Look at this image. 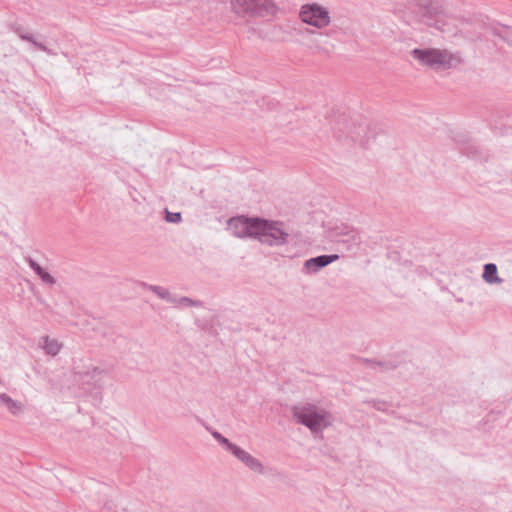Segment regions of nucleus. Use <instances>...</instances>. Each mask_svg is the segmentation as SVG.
Masks as SVG:
<instances>
[{
	"label": "nucleus",
	"instance_id": "9d476101",
	"mask_svg": "<svg viewBox=\"0 0 512 512\" xmlns=\"http://www.w3.org/2000/svg\"><path fill=\"white\" fill-rule=\"evenodd\" d=\"M32 267L35 269L36 273L41 277V279L47 283H54L53 277L46 272L43 268H41L39 265H36L35 263H32Z\"/></svg>",
	"mask_w": 512,
	"mask_h": 512
},
{
	"label": "nucleus",
	"instance_id": "f257e3e1",
	"mask_svg": "<svg viewBox=\"0 0 512 512\" xmlns=\"http://www.w3.org/2000/svg\"><path fill=\"white\" fill-rule=\"evenodd\" d=\"M229 229L237 237H257L262 242L272 244L283 236L282 229L274 223L259 219L238 217L228 223Z\"/></svg>",
	"mask_w": 512,
	"mask_h": 512
},
{
	"label": "nucleus",
	"instance_id": "1a4fd4ad",
	"mask_svg": "<svg viewBox=\"0 0 512 512\" xmlns=\"http://www.w3.org/2000/svg\"><path fill=\"white\" fill-rule=\"evenodd\" d=\"M483 278L488 283H499L501 280L497 276V267L494 264H486L484 266Z\"/></svg>",
	"mask_w": 512,
	"mask_h": 512
},
{
	"label": "nucleus",
	"instance_id": "0eeeda50",
	"mask_svg": "<svg viewBox=\"0 0 512 512\" xmlns=\"http://www.w3.org/2000/svg\"><path fill=\"white\" fill-rule=\"evenodd\" d=\"M337 259L338 255H323L308 260L305 265L308 269L317 270L318 268L324 267Z\"/></svg>",
	"mask_w": 512,
	"mask_h": 512
},
{
	"label": "nucleus",
	"instance_id": "39448f33",
	"mask_svg": "<svg viewBox=\"0 0 512 512\" xmlns=\"http://www.w3.org/2000/svg\"><path fill=\"white\" fill-rule=\"evenodd\" d=\"M295 416L299 422L306 425L313 432H317L329 424L328 416L326 414L316 413L311 408H304L295 411Z\"/></svg>",
	"mask_w": 512,
	"mask_h": 512
},
{
	"label": "nucleus",
	"instance_id": "20e7f679",
	"mask_svg": "<svg viewBox=\"0 0 512 512\" xmlns=\"http://www.w3.org/2000/svg\"><path fill=\"white\" fill-rule=\"evenodd\" d=\"M301 20L317 28L326 27L330 23V16L326 9L318 4L303 5L300 11Z\"/></svg>",
	"mask_w": 512,
	"mask_h": 512
},
{
	"label": "nucleus",
	"instance_id": "423d86ee",
	"mask_svg": "<svg viewBox=\"0 0 512 512\" xmlns=\"http://www.w3.org/2000/svg\"><path fill=\"white\" fill-rule=\"evenodd\" d=\"M224 443L228 444L229 449L233 452V454L238 457L240 460L245 462L251 469L258 471L261 468V465L258 461L253 459L249 454H247L245 451L241 450L238 447L233 446L232 444H229L228 441L224 438L221 439Z\"/></svg>",
	"mask_w": 512,
	"mask_h": 512
},
{
	"label": "nucleus",
	"instance_id": "f03ea898",
	"mask_svg": "<svg viewBox=\"0 0 512 512\" xmlns=\"http://www.w3.org/2000/svg\"><path fill=\"white\" fill-rule=\"evenodd\" d=\"M231 11L238 17H257L274 14L276 6L271 0H230Z\"/></svg>",
	"mask_w": 512,
	"mask_h": 512
},
{
	"label": "nucleus",
	"instance_id": "6e6552de",
	"mask_svg": "<svg viewBox=\"0 0 512 512\" xmlns=\"http://www.w3.org/2000/svg\"><path fill=\"white\" fill-rule=\"evenodd\" d=\"M0 400L3 404L7 406V408L12 414H19L23 411V404L19 401L13 400L6 394H1Z\"/></svg>",
	"mask_w": 512,
	"mask_h": 512
},
{
	"label": "nucleus",
	"instance_id": "7ed1b4c3",
	"mask_svg": "<svg viewBox=\"0 0 512 512\" xmlns=\"http://www.w3.org/2000/svg\"><path fill=\"white\" fill-rule=\"evenodd\" d=\"M413 56L422 64L434 68H447L458 62L452 54L438 49H415Z\"/></svg>",
	"mask_w": 512,
	"mask_h": 512
},
{
	"label": "nucleus",
	"instance_id": "f8f14e48",
	"mask_svg": "<svg viewBox=\"0 0 512 512\" xmlns=\"http://www.w3.org/2000/svg\"><path fill=\"white\" fill-rule=\"evenodd\" d=\"M180 219H181L180 213H170V212H167L166 220L168 222L177 223V222L180 221Z\"/></svg>",
	"mask_w": 512,
	"mask_h": 512
},
{
	"label": "nucleus",
	"instance_id": "9b49d317",
	"mask_svg": "<svg viewBox=\"0 0 512 512\" xmlns=\"http://www.w3.org/2000/svg\"><path fill=\"white\" fill-rule=\"evenodd\" d=\"M60 347L61 346L57 341H54V340L46 341L45 349L47 350L48 353H50L52 355H56L59 352Z\"/></svg>",
	"mask_w": 512,
	"mask_h": 512
}]
</instances>
